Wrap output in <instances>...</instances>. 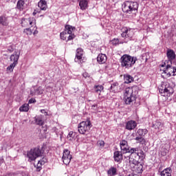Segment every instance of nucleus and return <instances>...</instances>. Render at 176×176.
Wrapping results in <instances>:
<instances>
[{"label": "nucleus", "instance_id": "1", "mask_svg": "<svg viewBox=\"0 0 176 176\" xmlns=\"http://www.w3.org/2000/svg\"><path fill=\"white\" fill-rule=\"evenodd\" d=\"M135 149L131 150V154L129 156V166L134 173L136 174H142L143 170L142 164L138 162V154L134 153Z\"/></svg>", "mask_w": 176, "mask_h": 176}, {"label": "nucleus", "instance_id": "2", "mask_svg": "<svg viewBox=\"0 0 176 176\" xmlns=\"http://www.w3.org/2000/svg\"><path fill=\"white\" fill-rule=\"evenodd\" d=\"M137 94H138V87L133 86L126 88L124 94L125 104L131 105L132 102H134L137 98Z\"/></svg>", "mask_w": 176, "mask_h": 176}, {"label": "nucleus", "instance_id": "3", "mask_svg": "<svg viewBox=\"0 0 176 176\" xmlns=\"http://www.w3.org/2000/svg\"><path fill=\"white\" fill-rule=\"evenodd\" d=\"M137 58L132 57L130 55L125 54L121 57V65L126 69H130L135 64Z\"/></svg>", "mask_w": 176, "mask_h": 176}, {"label": "nucleus", "instance_id": "4", "mask_svg": "<svg viewBox=\"0 0 176 176\" xmlns=\"http://www.w3.org/2000/svg\"><path fill=\"white\" fill-rule=\"evenodd\" d=\"M138 3L135 1H125L122 4V12L124 13H129L131 14L133 12H138Z\"/></svg>", "mask_w": 176, "mask_h": 176}, {"label": "nucleus", "instance_id": "5", "mask_svg": "<svg viewBox=\"0 0 176 176\" xmlns=\"http://www.w3.org/2000/svg\"><path fill=\"white\" fill-rule=\"evenodd\" d=\"M159 91L163 97H170L174 94V89L172 88L170 83L164 82L162 83L161 87L159 88Z\"/></svg>", "mask_w": 176, "mask_h": 176}, {"label": "nucleus", "instance_id": "6", "mask_svg": "<svg viewBox=\"0 0 176 176\" xmlns=\"http://www.w3.org/2000/svg\"><path fill=\"white\" fill-rule=\"evenodd\" d=\"M42 156V150L41 148L36 147L32 148L27 153V157H28L30 162H34L37 157Z\"/></svg>", "mask_w": 176, "mask_h": 176}, {"label": "nucleus", "instance_id": "7", "mask_svg": "<svg viewBox=\"0 0 176 176\" xmlns=\"http://www.w3.org/2000/svg\"><path fill=\"white\" fill-rule=\"evenodd\" d=\"M91 128V122H90V121H82L78 124V133H80V134H86Z\"/></svg>", "mask_w": 176, "mask_h": 176}, {"label": "nucleus", "instance_id": "8", "mask_svg": "<svg viewBox=\"0 0 176 176\" xmlns=\"http://www.w3.org/2000/svg\"><path fill=\"white\" fill-rule=\"evenodd\" d=\"M121 151H122L123 153H131V151L135 149V151H133V153H136L135 152H138V148H129V144H127V141L122 140L120 143Z\"/></svg>", "mask_w": 176, "mask_h": 176}, {"label": "nucleus", "instance_id": "9", "mask_svg": "<svg viewBox=\"0 0 176 176\" xmlns=\"http://www.w3.org/2000/svg\"><path fill=\"white\" fill-rule=\"evenodd\" d=\"M36 24V20L34 17H30L28 19L23 18L21 20L22 27L30 28L34 27Z\"/></svg>", "mask_w": 176, "mask_h": 176}, {"label": "nucleus", "instance_id": "10", "mask_svg": "<svg viewBox=\"0 0 176 176\" xmlns=\"http://www.w3.org/2000/svg\"><path fill=\"white\" fill-rule=\"evenodd\" d=\"M163 74H166V76L170 78V76H175L176 75V67H173L171 65H167L166 69L164 70Z\"/></svg>", "mask_w": 176, "mask_h": 176}, {"label": "nucleus", "instance_id": "11", "mask_svg": "<svg viewBox=\"0 0 176 176\" xmlns=\"http://www.w3.org/2000/svg\"><path fill=\"white\" fill-rule=\"evenodd\" d=\"M71 159H72V155H71L69 151L67 149L64 150L62 157L64 164L68 166L71 163Z\"/></svg>", "mask_w": 176, "mask_h": 176}, {"label": "nucleus", "instance_id": "12", "mask_svg": "<svg viewBox=\"0 0 176 176\" xmlns=\"http://www.w3.org/2000/svg\"><path fill=\"white\" fill-rule=\"evenodd\" d=\"M122 38H132L134 36V30L130 28H124L122 29V33L121 34Z\"/></svg>", "mask_w": 176, "mask_h": 176}, {"label": "nucleus", "instance_id": "13", "mask_svg": "<svg viewBox=\"0 0 176 176\" xmlns=\"http://www.w3.org/2000/svg\"><path fill=\"white\" fill-rule=\"evenodd\" d=\"M82 56H83V50L82 48L77 49L74 61L76 63H82Z\"/></svg>", "mask_w": 176, "mask_h": 176}, {"label": "nucleus", "instance_id": "14", "mask_svg": "<svg viewBox=\"0 0 176 176\" xmlns=\"http://www.w3.org/2000/svg\"><path fill=\"white\" fill-rule=\"evenodd\" d=\"M35 123L38 126H43L45 124V121H43V116L40 115L34 118Z\"/></svg>", "mask_w": 176, "mask_h": 176}, {"label": "nucleus", "instance_id": "15", "mask_svg": "<svg viewBox=\"0 0 176 176\" xmlns=\"http://www.w3.org/2000/svg\"><path fill=\"white\" fill-rule=\"evenodd\" d=\"M166 56L170 63L173 61V60H175V52L173 50H168Z\"/></svg>", "mask_w": 176, "mask_h": 176}, {"label": "nucleus", "instance_id": "16", "mask_svg": "<svg viewBox=\"0 0 176 176\" xmlns=\"http://www.w3.org/2000/svg\"><path fill=\"white\" fill-rule=\"evenodd\" d=\"M137 127V122L135 121H129L126 124V130H134Z\"/></svg>", "mask_w": 176, "mask_h": 176}, {"label": "nucleus", "instance_id": "17", "mask_svg": "<svg viewBox=\"0 0 176 176\" xmlns=\"http://www.w3.org/2000/svg\"><path fill=\"white\" fill-rule=\"evenodd\" d=\"M97 61L99 64H104L107 62V55L100 54L97 57Z\"/></svg>", "mask_w": 176, "mask_h": 176}, {"label": "nucleus", "instance_id": "18", "mask_svg": "<svg viewBox=\"0 0 176 176\" xmlns=\"http://www.w3.org/2000/svg\"><path fill=\"white\" fill-rule=\"evenodd\" d=\"M114 160L115 162H121V160H123V154H122V152H114Z\"/></svg>", "mask_w": 176, "mask_h": 176}, {"label": "nucleus", "instance_id": "19", "mask_svg": "<svg viewBox=\"0 0 176 176\" xmlns=\"http://www.w3.org/2000/svg\"><path fill=\"white\" fill-rule=\"evenodd\" d=\"M38 6L41 10H46L47 9V2H46V0H41L38 3Z\"/></svg>", "mask_w": 176, "mask_h": 176}, {"label": "nucleus", "instance_id": "20", "mask_svg": "<svg viewBox=\"0 0 176 176\" xmlns=\"http://www.w3.org/2000/svg\"><path fill=\"white\" fill-rule=\"evenodd\" d=\"M74 30H75V28L72 27V25H67L65 26V35L72 34V32H74Z\"/></svg>", "mask_w": 176, "mask_h": 176}, {"label": "nucleus", "instance_id": "21", "mask_svg": "<svg viewBox=\"0 0 176 176\" xmlns=\"http://www.w3.org/2000/svg\"><path fill=\"white\" fill-rule=\"evenodd\" d=\"M19 57L20 56H19L17 53L12 54L10 56V61H14L12 64H15L16 65H17V64H19L18 61H19Z\"/></svg>", "mask_w": 176, "mask_h": 176}, {"label": "nucleus", "instance_id": "22", "mask_svg": "<svg viewBox=\"0 0 176 176\" xmlns=\"http://www.w3.org/2000/svg\"><path fill=\"white\" fill-rule=\"evenodd\" d=\"M171 173H173L171 168H167L161 172V176H171Z\"/></svg>", "mask_w": 176, "mask_h": 176}, {"label": "nucleus", "instance_id": "23", "mask_svg": "<svg viewBox=\"0 0 176 176\" xmlns=\"http://www.w3.org/2000/svg\"><path fill=\"white\" fill-rule=\"evenodd\" d=\"M87 5L88 2L87 0H80L79 6L81 10H85V9H87Z\"/></svg>", "mask_w": 176, "mask_h": 176}, {"label": "nucleus", "instance_id": "24", "mask_svg": "<svg viewBox=\"0 0 176 176\" xmlns=\"http://www.w3.org/2000/svg\"><path fill=\"white\" fill-rule=\"evenodd\" d=\"M24 5H25L24 0H19L16 3V9L19 10H23L24 9Z\"/></svg>", "mask_w": 176, "mask_h": 176}, {"label": "nucleus", "instance_id": "25", "mask_svg": "<svg viewBox=\"0 0 176 176\" xmlns=\"http://www.w3.org/2000/svg\"><path fill=\"white\" fill-rule=\"evenodd\" d=\"M124 83H131V82L134 80V78H133V76L129 74H126L124 76Z\"/></svg>", "mask_w": 176, "mask_h": 176}, {"label": "nucleus", "instance_id": "26", "mask_svg": "<svg viewBox=\"0 0 176 176\" xmlns=\"http://www.w3.org/2000/svg\"><path fill=\"white\" fill-rule=\"evenodd\" d=\"M0 24H1V25H9V22H8V18L4 16H0Z\"/></svg>", "mask_w": 176, "mask_h": 176}, {"label": "nucleus", "instance_id": "27", "mask_svg": "<svg viewBox=\"0 0 176 176\" xmlns=\"http://www.w3.org/2000/svg\"><path fill=\"white\" fill-rule=\"evenodd\" d=\"M30 105L27 103L23 104L20 108H19V111L20 112H28V111L30 110Z\"/></svg>", "mask_w": 176, "mask_h": 176}, {"label": "nucleus", "instance_id": "28", "mask_svg": "<svg viewBox=\"0 0 176 176\" xmlns=\"http://www.w3.org/2000/svg\"><path fill=\"white\" fill-rule=\"evenodd\" d=\"M152 127H153L156 130H162V128L163 127V124H162V122L157 121L152 124Z\"/></svg>", "mask_w": 176, "mask_h": 176}, {"label": "nucleus", "instance_id": "29", "mask_svg": "<svg viewBox=\"0 0 176 176\" xmlns=\"http://www.w3.org/2000/svg\"><path fill=\"white\" fill-rule=\"evenodd\" d=\"M148 133V130L146 129H138L136 133V135H139V137H144Z\"/></svg>", "mask_w": 176, "mask_h": 176}, {"label": "nucleus", "instance_id": "30", "mask_svg": "<svg viewBox=\"0 0 176 176\" xmlns=\"http://www.w3.org/2000/svg\"><path fill=\"white\" fill-rule=\"evenodd\" d=\"M118 170L115 167H111L110 169L108 170L107 174L108 175H116Z\"/></svg>", "mask_w": 176, "mask_h": 176}, {"label": "nucleus", "instance_id": "31", "mask_svg": "<svg viewBox=\"0 0 176 176\" xmlns=\"http://www.w3.org/2000/svg\"><path fill=\"white\" fill-rule=\"evenodd\" d=\"M135 141H138L137 142L139 144H141L142 145L145 144V142H146V141L145 140V139L144 138V137H141V136H137L135 138Z\"/></svg>", "mask_w": 176, "mask_h": 176}, {"label": "nucleus", "instance_id": "32", "mask_svg": "<svg viewBox=\"0 0 176 176\" xmlns=\"http://www.w3.org/2000/svg\"><path fill=\"white\" fill-rule=\"evenodd\" d=\"M16 65H16L14 63H12L10 65H9L6 69L8 74H9L10 72H13V69H14V67H16Z\"/></svg>", "mask_w": 176, "mask_h": 176}, {"label": "nucleus", "instance_id": "33", "mask_svg": "<svg viewBox=\"0 0 176 176\" xmlns=\"http://www.w3.org/2000/svg\"><path fill=\"white\" fill-rule=\"evenodd\" d=\"M94 89H95L96 93H97L98 94H100L101 91L104 90V87H102V85H97V86H95Z\"/></svg>", "mask_w": 176, "mask_h": 176}, {"label": "nucleus", "instance_id": "34", "mask_svg": "<svg viewBox=\"0 0 176 176\" xmlns=\"http://www.w3.org/2000/svg\"><path fill=\"white\" fill-rule=\"evenodd\" d=\"M118 86H119V84L118 82H114L111 85L110 90L112 91H118Z\"/></svg>", "mask_w": 176, "mask_h": 176}, {"label": "nucleus", "instance_id": "35", "mask_svg": "<svg viewBox=\"0 0 176 176\" xmlns=\"http://www.w3.org/2000/svg\"><path fill=\"white\" fill-rule=\"evenodd\" d=\"M34 94L36 96H39L41 94H43V89H42L41 87H39L36 89L34 90Z\"/></svg>", "mask_w": 176, "mask_h": 176}, {"label": "nucleus", "instance_id": "36", "mask_svg": "<svg viewBox=\"0 0 176 176\" xmlns=\"http://www.w3.org/2000/svg\"><path fill=\"white\" fill-rule=\"evenodd\" d=\"M47 162V160H46V158H43L42 161H38L37 164V168H41V166H42V164H45V163H46Z\"/></svg>", "mask_w": 176, "mask_h": 176}, {"label": "nucleus", "instance_id": "37", "mask_svg": "<svg viewBox=\"0 0 176 176\" xmlns=\"http://www.w3.org/2000/svg\"><path fill=\"white\" fill-rule=\"evenodd\" d=\"M23 32L28 35H32V30H31L30 28L25 29Z\"/></svg>", "mask_w": 176, "mask_h": 176}, {"label": "nucleus", "instance_id": "38", "mask_svg": "<svg viewBox=\"0 0 176 176\" xmlns=\"http://www.w3.org/2000/svg\"><path fill=\"white\" fill-rule=\"evenodd\" d=\"M97 145L98 146L102 148H104V145H105V142L102 140H99L97 142Z\"/></svg>", "mask_w": 176, "mask_h": 176}, {"label": "nucleus", "instance_id": "39", "mask_svg": "<svg viewBox=\"0 0 176 176\" xmlns=\"http://www.w3.org/2000/svg\"><path fill=\"white\" fill-rule=\"evenodd\" d=\"M135 153L138 155V159H140V157H145V155H144V152L142 150H140V152H138V151H135Z\"/></svg>", "mask_w": 176, "mask_h": 176}, {"label": "nucleus", "instance_id": "40", "mask_svg": "<svg viewBox=\"0 0 176 176\" xmlns=\"http://www.w3.org/2000/svg\"><path fill=\"white\" fill-rule=\"evenodd\" d=\"M67 34H65V32H61L60 34V39H62L63 41H65L67 39Z\"/></svg>", "mask_w": 176, "mask_h": 176}, {"label": "nucleus", "instance_id": "41", "mask_svg": "<svg viewBox=\"0 0 176 176\" xmlns=\"http://www.w3.org/2000/svg\"><path fill=\"white\" fill-rule=\"evenodd\" d=\"M67 139L69 141H72L74 140V132H69L67 135Z\"/></svg>", "mask_w": 176, "mask_h": 176}, {"label": "nucleus", "instance_id": "42", "mask_svg": "<svg viewBox=\"0 0 176 176\" xmlns=\"http://www.w3.org/2000/svg\"><path fill=\"white\" fill-rule=\"evenodd\" d=\"M74 38H75L74 34H69V36L67 37V41H72V39H74Z\"/></svg>", "mask_w": 176, "mask_h": 176}, {"label": "nucleus", "instance_id": "43", "mask_svg": "<svg viewBox=\"0 0 176 176\" xmlns=\"http://www.w3.org/2000/svg\"><path fill=\"white\" fill-rule=\"evenodd\" d=\"M112 43H113V45H118V43H119V39H118V38H114V39L112 41Z\"/></svg>", "mask_w": 176, "mask_h": 176}, {"label": "nucleus", "instance_id": "44", "mask_svg": "<svg viewBox=\"0 0 176 176\" xmlns=\"http://www.w3.org/2000/svg\"><path fill=\"white\" fill-rule=\"evenodd\" d=\"M34 102H36V100L31 98L30 100H29L28 104H34Z\"/></svg>", "mask_w": 176, "mask_h": 176}, {"label": "nucleus", "instance_id": "45", "mask_svg": "<svg viewBox=\"0 0 176 176\" xmlns=\"http://www.w3.org/2000/svg\"><path fill=\"white\" fill-rule=\"evenodd\" d=\"M13 50H14L13 47L12 46L8 47V52H9L10 53H12Z\"/></svg>", "mask_w": 176, "mask_h": 176}, {"label": "nucleus", "instance_id": "46", "mask_svg": "<svg viewBox=\"0 0 176 176\" xmlns=\"http://www.w3.org/2000/svg\"><path fill=\"white\" fill-rule=\"evenodd\" d=\"M82 76L84 77V78H89V74L88 73H87V72H85V73H83L82 74Z\"/></svg>", "mask_w": 176, "mask_h": 176}, {"label": "nucleus", "instance_id": "47", "mask_svg": "<svg viewBox=\"0 0 176 176\" xmlns=\"http://www.w3.org/2000/svg\"><path fill=\"white\" fill-rule=\"evenodd\" d=\"M41 113H45V116H47V112L45 109H41Z\"/></svg>", "mask_w": 176, "mask_h": 176}, {"label": "nucleus", "instance_id": "48", "mask_svg": "<svg viewBox=\"0 0 176 176\" xmlns=\"http://www.w3.org/2000/svg\"><path fill=\"white\" fill-rule=\"evenodd\" d=\"M91 108H92V109H94L95 111L97 110V104H93Z\"/></svg>", "mask_w": 176, "mask_h": 176}, {"label": "nucleus", "instance_id": "49", "mask_svg": "<svg viewBox=\"0 0 176 176\" xmlns=\"http://www.w3.org/2000/svg\"><path fill=\"white\" fill-rule=\"evenodd\" d=\"M2 163H3V160L0 159V166L2 164Z\"/></svg>", "mask_w": 176, "mask_h": 176}, {"label": "nucleus", "instance_id": "50", "mask_svg": "<svg viewBox=\"0 0 176 176\" xmlns=\"http://www.w3.org/2000/svg\"><path fill=\"white\" fill-rule=\"evenodd\" d=\"M33 34H34V35H36V34H38V31L35 30Z\"/></svg>", "mask_w": 176, "mask_h": 176}, {"label": "nucleus", "instance_id": "51", "mask_svg": "<svg viewBox=\"0 0 176 176\" xmlns=\"http://www.w3.org/2000/svg\"><path fill=\"white\" fill-rule=\"evenodd\" d=\"M162 67H166V63H164V65H162Z\"/></svg>", "mask_w": 176, "mask_h": 176}]
</instances>
